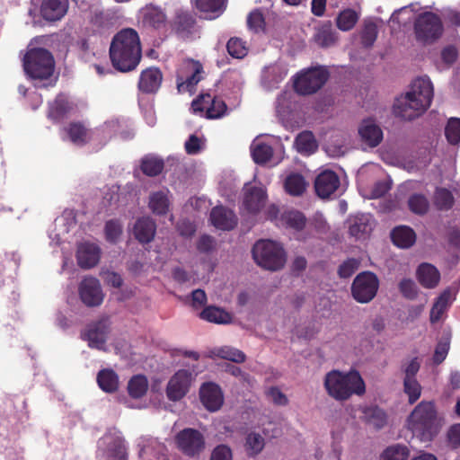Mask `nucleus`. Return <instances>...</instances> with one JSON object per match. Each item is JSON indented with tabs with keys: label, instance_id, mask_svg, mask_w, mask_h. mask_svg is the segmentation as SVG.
I'll return each instance as SVG.
<instances>
[{
	"label": "nucleus",
	"instance_id": "34",
	"mask_svg": "<svg viewBox=\"0 0 460 460\" xmlns=\"http://www.w3.org/2000/svg\"><path fill=\"white\" fill-rule=\"evenodd\" d=\"M199 315L202 320L217 324H228L233 319L230 313L215 305L205 306Z\"/></svg>",
	"mask_w": 460,
	"mask_h": 460
},
{
	"label": "nucleus",
	"instance_id": "16",
	"mask_svg": "<svg viewBox=\"0 0 460 460\" xmlns=\"http://www.w3.org/2000/svg\"><path fill=\"white\" fill-rule=\"evenodd\" d=\"M191 108L194 112L206 111L207 117L209 119H218L225 115L226 111V103L220 99L212 97L210 94H204L193 100Z\"/></svg>",
	"mask_w": 460,
	"mask_h": 460
},
{
	"label": "nucleus",
	"instance_id": "39",
	"mask_svg": "<svg viewBox=\"0 0 460 460\" xmlns=\"http://www.w3.org/2000/svg\"><path fill=\"white\" fill-rule=\"evenodd\" d=\"M363 419L375 429H380L386 424L387 415L380 407L371 405L363 410Z\"/></svg>",
	"mask_w": 460,
	"mask_h": 460
},
{
	"label": "nucleus",
	"instance_id": "47",
	"mask_svg": "<svg viewBox=\"0 0 460 460\" xmlns=\"http://www.w3.org/2000/svg\"><path fill=\"white\" fill-rule=\"evenodd\" d=\"M79 296L83 304L88 307L100 305L104 298L102 289H79Z\"/></svg>",
	"mask_w": 460,
	"mask_h": 460
},
{
	"label": "nucleus",
	"instance_id": "17",
	"mask_svg": "<svg viewBox=\"0 0 460 460\" xmlns=\"http://www.w3.org/2000/svg\"><path fill=\"white\" fill-rule=\"evenodd\" d=\"M139 18L143 26L148 29L163 31L167 27V16L164 11L152 4L139 11Z\"/></svg>",
	"mask_w": 460,
	"mask_h": 460
},
{
	"label": "nucleus",
	"instance_id": "9",
	"mask_svg": "<svg viewBox=\"0 0 460 460\" xmlns=\"http://www.w3.org/2000/svg\"><path fill=\"white\" fill-rule=\"evenodd\" d=\"M177 448L186 456H199L205 449V438L198 429L185 428L175 436Z\"/></svg>",
	"mask_w": 460,
	"mask_h": 460
},
{
	"label": "nucleus",
	"instance_id": "29",
	"mask_svg": "<svg viewBox=\"0 0 460 460\" xmlns=\"http://www.w3.org/2000/svg\"><path fill=\"white\" fill-rule=\"evenodd\" d=\"M135 237L143 243H150L155 234L156 225L149 217H144L137 220L134 226Z\"/></svg>",
	"mask_w": 460,
	"mask_h": 460
},
{
	"label": "nucleus",
	"instance_id": "54",
	"mask_svg": "<svg viewBox=\"0 0 460 460\" xmlns=\"http://www.w3.org/2000/svg\"><path fill=\"white\" fill-rule=\"evenodd\" d=\"M164 167V163L161 159L146 156L142 160L141 169L143 172L148 176H155L159 174Z\"/></svg>",
	"mask_w": 460,
	"mask_h": 460
},
{
	"label": "nucleus",
	"instance_id": "35",
	"mask_svg": "<svg viewBox=\"0 0 460 460\" xmlns=\"http://www.w3.org/2000/svg\"><path fill=\"white\" fill-rule=\"evenodd\" d=\"M227 0H195L196 7L205 19H215L225 10Z\"/></svg>",
	"mask_w": 460,
	"mask_h": 460
},
{
	"label": "nucleus",
	"instance_id": "30",
	"mask_svg": "<svg viewBox=\"0 0 460 460\" xmlns=\"http://www.w3.org/2000/svg\"><path fill=\"white\" fill-rule=\"evenodd\" d=\"M170 205V191L167 189L154 191L149 195L148 207L155 215H165L169 211Z\"/></svg>",
	"mask_w": 460,
	"mask_h": 460
},
{
	"label": "nucleus",
	"instance_id": "27",
	"mask_svg": "<svg viewBox=\"0 0 460 460\" xmlns=\"http://www.w3.org/2000/svg\"><path fill=\"white\" fill-rule=\"evenodd\" d=\"M358 134L362 141L371 147L378 146L383 139L382 129L372 119H366L361 123Z\"/></svg>",
	"mask_w": 460,
	"mask_h": 460
},
{
	"label": "nucleus",
	"instance_id": "31",
	"mask_svg": "<svg viewBox=\"0 0 460 460\" xmlns=\"http://www.w3.org/2000/svg\"><path fill=\"white\" fill-rule=\"evenodd\" d=\"M162 78L163 76L159 69L155 67L147 68L140 75L138 87L142 92L154 93L160 87Z\"/></svg>",
	"mask_w": 460,
	"mask_h": 460
},
{
	"label": "nucleus",
	"instance_id": "19",
	"mask_svg": "<svg viewBox=\"0 0 460 460\" xmlns=\"http://www.w3.org/2000/svg\"><path fill=\"white\" fill-rule=\"evenodd\" d=\"M375 226V220L370 214L361 213L348 219L349 233L358 240L368 237Z\"/></svg>",
	"mask_w": 460,
	"mask_h": 460
},
{
	"label": "nucleus",
	"instance_id": "25",
	"mask_svg": "<svg viewBox=\"0 0 460 460\" xmlns=\"http://www.w3.org/2000/svg\"><path fill=\"white\" fill-rule=\"evenodd\" d=\"M210 222L217 229L229 231L236 226L237 217L232 210L217 206L210 212Z\"/></svg>",
	"mask_w": 460,
	"mask_h": 460
},
{
	"label": "nucleus",
	"instance_id": "5",
	"mask_svg": "<svg viewBox=\"0 0 460 460\" xmlns=\"http://www.w3.org/2000/svg\"><path fill=\"white\" fill-rule=\"evenodd\" d=\"M255 263L270 271H278L287 262V253L281 243L270 239L258 240L252 249Z\"/></svg>",
	"mask_w": 460,
	"mask_h": 460
},
{
	"label": "nucleus",
	"instance_id": "51",
	"mask_svg": "<svg viewBox=\"0 0 460 460\" xmlns=\"http://www.w3.org/2000/svg\"><path fill=\"white\" fill-rule=\"evenodd\" d=\"M403 391L410 404L415 403L421 395V385L416 378H403Z\"/></svg>",
	"mask_w": 460,
	"mask_h": 460
},
{
	"label": "nucleus",
	"instance_id": "36",
	"mask_svg": "<svg viewBox=\"0 0 460 460\" xmlns=\"http://www.w3.org/2000/svg\"><path fill=\"white\" fill-rule=\"evenodd\" d=\"M452 300L450 289H445L436 299L431 307L429 314V321L431 323H436L441 320L443 314L451 305Z\"/></svg>",
	"mask_w": 460,
	"mask_h": 460
},
{
	"label": "nucleus",
	"instance_id": "4",
	"mask_svg": "<svg viewBox=\"0 0 460 460\" xmlns=\"http://www.w3.org/2000/svg\"><path fill=\"white\" fill-rule=\"evenodd\" d=\"M438 412L436 405L431 401H421L407 418V427L423 440L431 439L437 430Z\"/></svg>",
	"mask_w": 460,
	"mask_h": 460
},
{
	"label": "nucleus",
	"instance_id": "38",
	"mask_svg": "<svg viewBox=\"0 0 460 460\" xmlns=\"http://www.w3.org/2000/svg\"><path fill=\"white\" fill-rule=\"evenodd\" d=\"M394 243L400 248L411 247L416 240L414 231L405 226L395 227L391 234Z\"/></svg>",
	"mask_w": 460,
	"mask_h": 460
},
{
	"label": "nucleus",
	"instance_id": "64",
	"mask_svg": "<svg viewBox=\"0 0 460 460\" xmlns=\"http://www.w3.org/2000/svg\"><path fill=\"white\" fill-rule=\"evenodd\" d=\"M105 238L110 243H116L122 233V226L116 220H110L105 225Z\"/></svg>",
	"mask_w": 460,
	"mask_h": 460
},
{
	"label": "nucleus",
	"instance_id": "11",
	"mask_svg": "<svg viewBox=\"0 0 460 460\" xmlns=\"http://www.w3.org/2000/svg\"><path fill=\"white\" fill-rule=\"evenodd\" d=\"M193 380L192 373L186 369L178 370L169 380L165 393L169 401L178 402L190 391Z\"/></svg>",
	"mask_w": 460,
	"mask_h": 460
},
{
	"label": "nucleus",
	"instance_id": "22",
	"mask_svg": "<svg viewBox=\"0 0 460 460\" xmlns=\"http://www.w3.org/2000/svg\"><path fill=\"white\" fill-rule=\"evenodd\" d=\"M69 0H41L40 14L47 22L60 21L67 13Z\"/></svg>",
	"mask_w": 460,
	"mask_h": 460
},
{
	"label": "nucleus",
	"instance_id": "20",
	"mask_svg": "<svg viewBox=\"0 0 460 460\" xmlns=\"http://www.w3.org/2000/svg\"><path fill=\"white\" fill-rule=\"evenodd\" d=\"M199 398L204 407L209 411H218L224 403V396L220 386L211 382L201 385Z\"/></svg>",
	"mask_w": 460,
	"mask_h": 460
},
{
	"label": "nucleus",
	"instance_id": "3",
	"mask_svg": "<svg viewBox=\"0 0 460 460\" xmlns=\"http://www.w3.org/2000/svg\"><path fill=\"white\" fill-rule=\"evenodd\" d=\"M26 75L36 87L52 84L50 77L55 68L52 54L42 48H29L22 60Z\"/></svg>",
	"mask_w": 460,
	"mask_h": 460
},
{
	"label": "nucleus",
	"instance_id": "40",
	"mask_svg": "<svg viewBox=\"0 0 460 460\" xmlns=\"http://www.w3.org/2000/svg\"><path fill=\"white\" fill-rule=\"evenodd\" d=\"M72 105L68 98L64 94H59L54 102L49 104V118L54 121L61 119L70 110Z\"/></svg>",
	"mask_w": 460,
	"mask_h": 460
},
{
	"label": "nucleus",
	"instance_id": "48",
	"mask_svg": "<svg viewBox=\"0 0 460 460\" xmlns=\"http://www.w3.org/2000/svg\"><path fill=\"white\" fill-rule=\"evenodd\" d=\"M358 20V14L352 9H346L340 13L336 22L340 30L347 31L351 30Z\"/></svg>",
	"mask_w": 460,
	"mask_h": 460
},
{
	"label": "nucleus",
	"instance_id": "61",
	"mask_svg": "<svg viewBox=\"0 0 460 460\" xmlns=\"http://www.w3.org/2000/svg\"><path fill=\"white\" fill-rule=\"evenodd\" d=\"M247 24L250 30L259 32L264 30L265 21L261 10L252 11L247 17Z\"/></svg>",
	"mask_w": 460,
	"mask_h": 460
},
{
	"label": "nucleus",
	"instance_id": "57",
	"mask_svg": "<svg viewBox=\"0 0 460 460\" xmlns=\"http://www.w3.org/2000/svg\"><path fill=\"white\" fill-rule=\"evenodd\" d=\"M450 349V340L447 337H444L438 341L436 345L435 351L433 354V363L435 365L441 364L447 358Z\"/></svg>",
	"mask_w": 460,
	"mask_h": 460
},
{
	"label": "nucleus",
	"instance_id": "14",
	"mask_svg": "<svg viewBox=\"0 0 460 460\" xmlns=\"http://www.w3.org/2000/svg\"><path fill=\"white\" fill-rule=\"evenodd\" d=\"M267 199L263 187L245 185L243 199L241 207L243 215L254 216L264 206Z\"/></svg>",
	"mask_w": 460,
	"mask_h": 460
},
{
	"label": "nucleus",
	"instance_id": "2",
	"mask_svg": "<svg viewBox=\"0 0 460 460\" xmlns=\"http://www.w3.org/2000/svg\"><path fill=\"white\" fill-rule=\"evenodd\" d=\"M323 386L327 394L338 402L347 401L353 394L363 395L366 392L365 382L356 370L344 373L333 369L326 373Z\"/></svg>",
	"mask_w": 460,
	"mask_h": 460
},
{
	"label": "nucleus",
	"instance_id": "8",
	"mask_svg": "<svg viewBox=\"0 0 460 460\" xmlns=\"http://www.w3.org/2000/svg\"><path fill=\"white\" fill-rule=\"evenodd\" d=\"M415 34L418 40L428 43L438 39L443 31L440 18L431 13L425 12L415 19Z\"/></svg>",
	"mask_w": 460,
	"mask_h": 460
},
{
	"label": "nucleus",
	"instance_id": "49",
	"mask_svg": "<svg viewBox=\"0 0 460 460\" xmlns=\"http://www.w3.org/2000/svg\"><path fill=\"white\" fill-rule=\"evenodd\" d=\"M409 455L410 450L407 446L396 444L384 451L382 460H406Z\"/></svg>",
	"mask_w": 460,
	"mask_h": 460
},
{
	"label": "nucleus",
	"instance_id": "52",
	"mask_svg": "<svg viewBox=\"0 0 460 460\" xmlns=\"http://www.w3.org/2000/svg\"><path fill=\"white\" fill-rule=\"evenodd\" d=\"M245 440V447L250 456H257L264 448V438L259 433H249Z\"/></svg>",
	"mask_w": 460,
	"mask_h": 460
},
{
	"label": "nucleus",
	"instance_id": "50",
	"mask_svg": "<svg viewBox=\"0 0 460 460\" xmlns=\"http://www.w3.org/2000/svg\"><path fill=\"white\" fill-rule=\"evenodd\" d=\"M434 204L440 210H448L454 204V197L448 190L438 188L434 195Z\"/></svg>",
	"mask_w": 460,
	"mask_h": 460
},
{
	"label": "nucleus",
	"instance_id": "60",
	"mask_svg": "<svg viewBox=\"0 0 460 460\" xmlns=\"http://www.w3.org/2000/svg\"><path fill=\"white\" fill-rule=\"evenodd\" d=\"M205 138L193 134L185 141L184 147L189 155H197L205 148Z\"/></svg>",
	"mask_w": 460,
	"mask_h": 460
},
{
	"label": "nucleus",
	"instance_id": "18",
	"mask_svg": "<svg viewBox=\"0 0 460 460\" xmlns=\"http://www.w3.org/2000/svg\"><path fill=\"white\" fill-rule=\"evenodd\" d=\"M76 227L75 216L73 211H65L56 219L55 227L49 234L50 243L58 245L66 240V234Z\"/></svg>",
	"mask_w": 460,
	"mask_h": 460
},
{
	"label": "nucleus",
	"instance_id": "63",
	"mask_svg": "<svg viewBox=\"0 0 460 460\" xmlns=\"http://www.w3.org/2000/svg\"><path fill=\"white\" fill-rule=\"evenodd\" d=\"M100 277L105 285L111 288H120L123 283L122 277L119 273L108 269H102L100 271Z\"/></svg>",
	"mask_w": 460,
	"mask_h": 460
},
{
	"label": "nucleus",
	"instance_id": "62",
	"mask_svg": "<svg viewBox=\"0 0 460 460\" xmlns=\"http://www.w3.org/2000/svg\"><path fill=\"white\" fill-rule=\"evenodd\" d=\"M409 207L416 214H424L428 211L429 201L425 196L415 194L410 198Z\"/></svg>",
	"mask_w": 460,
	"mask_h": 460
},
{
	"label": "nucleus",
	"instance_id": "59",
	"mask_svg": "<svg viewBox=\"0 0 460 460\" xmlns=\"http://www.w3.org/2000/svg\"><path fill=\"white\" fill-rule=\"evenodd\" d=\"M230 56L235 58H243L247 54V48L240 39H230L226 45Z\"/></svg>",
	"mask_w": 460,
	"mask_h": 460
},
{
	"label": "nucleus",
	"instance_id": "12",
	"mask_svg": "<svg viewBox=\"0 0 460 460\" xmlns=\"http://www.w3.org/2000/svg\"><path fill=\"white\" fill-rule=\"evenodd\" d=\"M102 253V249L97 243L88 240L79 242L75 252L77 264L84 270L93 269L99 264Z\"/></svg>",
	"mask_w": 460,
	"mask_h": 460
},
{
	"label": "nucleus",
	"instance_id": "44",
	"mask_svg": "<svg viewBox=\"0 0 460 460\" xmlns=\"http://www.w3.org/2000/svg\"><path fill=\"white\" fill-rule=\"evenodd\" d=\"M416 4H411L394 11L390 18V22L398 26H406L415 18ZM394 28V25H392Z\"/></svg>",
	"mask_w": 460,
	"mask_h": 460
},
{
	"label": "nucleus",
	"instance_id": "6",
	"mask_svg": "<svg viewBox=\"0 0 460 460\" xmlns=\"http://www.w3.org/2000/svg\"><path fill=\"white\" fill-rule=\"evenodd\" d=\"M328 72L323 66L301 71L294 81L295 91L300 95L313 94L327 81Z\"/></svg>",
	"mask_w": 460,
	"mask_h": 460
},
{
	"label": "nucleus",
	"instance_id": "13",
	"mask_svg": "<svg viewBox=\"0 0 460 460\" xmlns=\"http://www.w3.org/2000/svg\"><path fill=\"white\" fill-rule=\"evenodd\" d=\"M428 108L429 106L421 101L406 93L396 100L394 105V112L397 117L411 120L424 113Z\"/></svg>",
	"mask_w": 460,
	"mask_h": 460
},
{
	"label": "nucleus",
	"instance_id": "15",
	"mask_svg": "<svg viewBox=\"0 0 460 460\" xmlns=\"http://www.w3.org/2000/svg\"><path fill=\"white\" fill-rule=\"evenodd\" d=\"M127 121L118 117L108 119L92 132V141L97 145L103 146L107 144L113 137L118 134H123V128L126 127Z\"/></svg>",
	"mask_w": 460,
	"mask_h": 460
},
{
	"label": "nucleus",
	"instance_id": "7",
	"mask_svg": "<svg viewBox=\"0 0 460 460\" xmlns=\"http://www.w3.org/2000/svg\"><path fill=\"white\" fill-rule=\"evenodd\" d=\"M202 65L192 59H186L181 62L177 70V88L179 93H189L192 94L195 87L202 79Z\"/></svg>",
	"mask_w": 460,
	"mask_h": 460
},
{
	"label": "nucleus",
	"instance_id": "55",
	"mask_svg": "<svg viewBox=\"0 0 460 460\" xmlns=\"http://www.w3.org/2000/svg\"><path fill=\"white\" fill-rule=\"evenodd\" d=\"M216 355L220 358L235 363H243L246 359V356L242 350L227 346L218 349Z\"/></svg>",
	"mask_w": 460,
	"mask_h": 460
},
{
	"label": "nucleus",
	"instance_id": "21",
	"mask_svg": "<svg viewBox=\"0 0 460 460\" xmlns=\"http://www.w3.org/2000/svg\"><path fill=\"white\" fill-rule=\"evenodd\" d=\"M288 67L282 62L265 66L261 74V85L266 91H272L286 78Z\"/></svg>",
	"mask_w": 460,
	"mask_h": 460
},
{
	"label": "nucleus",
	"instance_id": "58",
	"mask_svg": "<svg viewBox=\"0 0 460 460\" xmlns=\"http://www.w3.org/2000/svg\"><path fill=\"white\" fill-rule=\"evenodd\" d=\"M377 36V25L372 20L365 22L362 31V42L366 47L373 45Z\"/></svg>",
	"mask_w": 460,
	"mask_h": 460
},
{
	"label": "nucleus",
	"instance_id": "37",
	"mask_svg": "<svg viewBox=\"0 0 460 460\" xmlns=\"http://www.w3.org/2000/svg\"><path fill=\"white\" fill-rule=\"evenodd\" d=\"M308 186L305 177L297 172L289 173L284 181V188L291 196H301Z\"/></svg>",
	"mask_w": 460,
	"mask_h": 460
},
{
	"label": "nucleus",
	"instance_id": "33",
	"mask_svg": "<svg viewBox=\"0 0 460 460\" xmlns=\"http://www.w3.org/2000/svg\"><path fill=\"white\" fill-rule=\"evenodd\" d=\"M98 386L107 394H114L119 390L118 374L111 368L101 369L96 376Z\"/></svg>",
	"mask_w": 460,
	"mask_h": 460
},
{
	"label": "nucleus",
	"instance_id": "41",
	"mask_svg": "<svg viewBox=\"0 0 460 460\" xmlns=\"http://www.w3.org/2000/svg\"><path fill=\"white\" fill-rule=\"evenodd\" d=\"M251 153L256 164H266L273 155L272 147L261 139H255L251 145Z\"/></svg>",
	"mask_w": 460,
	"mask_h": 460
},
{
	"label": "nucleus",
	"instance_id": "42",
	"mask_svg": "<svg viewBox=\"0 0 460 460\" xmlns=\"http://www.w3.org/2000/svg\"><path fill=\"white\" fill-rule=\"evenodd\" d=\"M128 393L133 399H140L148 390V380L144 375L133 376L128 383Z\"/></svg>",
	"mask_w": 460,
	"mask_h": 460
},
{
	"label": "nucleus",
	"instance_id": "56",
	"mask_svg": "<svg viewBox=\"0 0 460 460\" xmlns=\"http://www.w3.org/2000/svg\"><path fill=\"white\" fill-rule=\"evenodd\" d=\"M445 135L451 145L460 144V119L451 118L445 128Z\"/></svg>",
	"mask_w": 460,
	"mask_h": 460
},
{
	"label": "nucleus",
	"instance_id": "1",
	"mask_svg": "<svg viewBox=\"0 0 460 460\" xmlns=\"http://www.w3.org/2000/svg\"><path fill=\"white\" fill-rule=\"evenodd\" d=\"M110 57L117 70L128 72L135 69L141 58L137 32L133 29H124L118 32L111 41Z\"/></svg>",
	"mask_w": 460,
	"mask_h": 460
},
{
	"label": "nucleus",
	"instance_id": "23",
	"mask_svg": "<svg viewBox=\"0 0 460 460\" xmlns=\"http://www.w3.org/2000/svg\"><path fill=\"white\" fill-rule=\"evenodd\" d=\"M339 186V176L331 170L321 172L314 181L315 191L322 199L330 197L338 190Z\"/></svg>",
	"mask_w": 460,
	"mask_h": 460
},
{
	"label": "nucleus",
	"instance_id": "32",
	"mask_svg": "<svg viewBox=\"0 0 460 460\" xmlns=\"http://www.w3.org/2000/svg\"><path fill=\"white\" fill-rule=\"evenodd\" d=\"M63 139L68 140L74 145L82 146L87 141L92 140V132L81 123H71L64 128Z\"/></svg>",
	"mask_w": 460,
	"mask_h": 460
},
{
	"label": "nucleus",
	"instance_id": "43",
	"mask_svg": "<svg viewBox=\"0 0 460 460\" xmlns=\"http://www.w3.org/2000/svg\"><path fill=\"white\" fill-rule=\"evenodd\" d=\"M295 146L298 153L310 155L316 150L317 143L312 132L304 131L296 137Z\"/></svg>",
	"mask_w": 460,
	"mask_h": 460
},
{
	"label": "nucleus",
	"instance_id": "24",
	"mask_svg": "<svg viewBox=\"0 0 460 460\" xmlns=\"http://www.w3.org/2000/svg\"><path fill=\"white\" fill-rule=\"evenodd\" d=\"M408 93L429 107L434 95L433 84L429 77L424 75L416 78Z\"/></svg>",
	"mask_w": 460,
	"mask_h": 460
},
{
	"label": "nucleus",
	"instance_id": "10",
	"mask_svg": "<svg viewBox=\"0 0 460 460\" xmlns=\"http://www.w3.org/2000/svg\"><path fill=\"white\" fill-rule=\"evenodd\" d=\"M111 331V322L108 317H102L88 323L81 337L93 349H103Z\"/></svg>",
	"mask_w": 460,
	"mask_h": 460
},
{
	"label": "nucleus",
	"instance_id": "26",
	"mask_svg": "<svg viewBox=\"0 0 460 460\" xmlns=\"http://www.w3.org/2000/svg\"><path fill=\"white\" fill-rule=\"evenodd\" d=\"M102 439L107 445L105 450L107 460H128V450L121 437L106 435Z\"/></svg>",
	"mask_w": 460,
	"mask_h": 460
},
{
	"label": "nucleus",
	"instance_id": "46",
	"mask_svg": "<svg viewBox=\"0 0 460 460\" xmlns=\"http://www.w3.org/2000/svg\"><path fill=\"white\" fill-rule=\"evenodd\" d=\"M281 223L295 231L302 230L305 226V217L297 210L286 211L280 217Z\"/></svg>",
	"mask_w": 460,
	"mask_h": 460
},
{
	"label": "nucleus",
	"instance_id": "28",
	"mask_svg": "<svg viewBox=\"0 0 460 460\" xmlns=\"http://www.w3.org/2000/svg\"><path fill=\"white\" fill-rule=\"evenodd\" d=\"M416 278L424 288H435L439 283L440 273L434 265L423 262L416 270Z\"/></svg>",
	"mask_w": 460,
	"mask_h": 460
},
{
	"label": "nucleus",
	"instance_id": "45",
	"mask_svg": "<svg viewBox=\"0 0 460 460\" xmlns=\"http://www.w3.org/2000/svg\"><path fill=\"white\" fill-rule=\"evenodd\" d=\"M314 40L321 47L332 46L336 40L332 24L328 22L316 27Z\"/></svg>",
	"mask_w": 460,
	"mask_h": 460
},
{
	"label": "nucleus",
	"instance_id": "53",
	"mask_svg": "<svg viewBox=\"0 0 460 460\" xmlns=\"http://www.w3.org/2000/svg\"><path fill=\"white\" fill-rule=\"evenodd\" d=\"M379 280L377 276L371 271H363L354 279L351 288H378Z\"/></svg>",
	"mask_w": 460,
	"mask_h": 460
}]
</instances>
